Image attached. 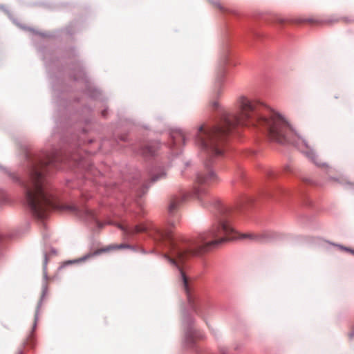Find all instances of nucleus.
<instances>
[{"label":"nucleus","instance_id":"f257e3e1","mask_svg":"<svg viewBox=\"0 0 354 354\" xmlns=\"http://www.w3.org/2000/svg\"><path fill=\"white\" fill-rule=\"evenodd\" d=\"M238 112L236 115L224 112L219 123L212 127L202 125L198 131L197 142L201 147L206 160L204 171L196 176L194 195L199 201L207 197L206 187H212L219 181L218 176L209 168L216 158L223 154L224 142L237 125H257L263 127L269 138L279 143L290 142L292 131L288 122L279 114L271 112L266 116L261 113V104L258 101L241 96L237 100Z\"/></svg>","mask_w":354,"mask_h":354},{"label":"nucleus","instance_id":"f03ea898","mask_svg":"<svg viewBox=\"0 0 354 354\" xmlns=\"http://www.w3.org/2000/svg\"><path fill=\"white\" fill-rule=\"evenodd\" d=\"M236 238L257 241L259 236L253 233L238 234L230 225L229 218L225 216H221L216 224L214 225L208 232L200 234L197 240L192 243L184 242L180 237L176 236L171 231L156 232L155 239L164 242L169 250V255H166L167 259L171 264L179 269L187 301L192 308H194L197 298L191 281L185 275L180 264L191 256L208 252L226 241Z\"/></svg>","mask_w":354,"mask_h":354},{"label":"nucleus","instance_id":"7ed1b4c3","mask_svg":"<svg viewBox=\"0 0 354 354\" xmlns=\"http://www.w3.org/2000/svg\"><path fill=\"white\" fill-rule=\"evenodd\" d=\"M57 160L55 156H48L45 160L33 165L29 178L24 184L28 205L33 214L39 218H44L50 209L58 207L45 177L48 168L54 165Z\"/></svg>","mask_w":354,"mask_h":354},{"label":"nucleus","instance_id":"20e7f679","mask_svg":"<svg viewBox=\"0 0 354 354\" xmlns=\"http://www.w3.org/2000/svg\"><path fill=\"white\" fill-rule=\"evenodd\" d=\"M116 247H115V246H108V247H106V248L98 249V250L94 251L93 252H91V253H88V254L84 255V257H82L81 258H79V259H75L74 261H69L68 263H80V262L85 261L87 259H90L91 257L99 255V254H102L103 252H109L111 250L114 249Z\"/></svg>","mask_w":354,"mask_h":354},{"label":"nucleus","instance_id":"39448f33","mask_svg":"<svg viewBox=\"0 0 354 354\" xmlns=\"http://www.w3.org/2000/svg\"><path fill=\"white\" fill-rule=\"evenodd\" d=\"M118 227L128 235L145 232L146 230V227L143 225H136L134 227H129L122 224H118Z\"/></svg>","mask_w":354,"mask_h":354},{"label":"nucleus","instance_id":"423d86ee","mask_svg":"<svg viewBox=\"0 0 354 354\" xmlns=\"http://www.w3.org/2000/svg\"><path fill=\"white\" fill-rule=\"evenodd\" d=\"M174 146H178L185 143V135L181 131L173 132L171 134Z\"/></svg>","mask_w":354,"mask_h":354},{"label":"nucleus","instance_id":"0eeeda50","mask_svg":"<svg viewBox=\"0 0 354 354\" xmlns=\"http://www.w3.org/2000/svg\"><path fill=\"white\" fill-rule=\"evenodd\" d=\"M182 199L178 197H173L169 203V212L170 214H174L178 209Z\"/></svg>","mask_w":354,"mask_h":354},{"label":"nucleus","instance_id":"6e6552de","mask_svg":"<svg viewBox=\"0 0 354 354\" xmlns=\"http://www.w3.org/2000/svg\"><path fill=\"white\" fill-rule=\"evenodd\" d=\"M223 77H224L223 72H221L216 77V82H215V87L218 91H220V89L221 88Z\"/></svg>","mask_w":354,"mask_h":354},{"label":"nucleus","instance_id":"1a4fd4ad","mask_svg":"<svg viewBox=\"0 0 354 354\" xmlns=\"http://www.w3.org/2000/svg\"><path fill=\"white\" fill-rule=\"evenodd\" d=\"M142 153L145 156H153L155 153V150L152 146L147 145L143 149Z\"/></svg>","mask_w":354,"mask_h":354},{"label":"nucleus","instance_id":"9d476101","mask_svg":"<svg viewBox=\"0 0 354 354\" xmlns=\"http://www.w3.org/2000/svg\"><path fill=\"white\" fill-rule=\"evenodd\" d=\"M165 176V173L164 171H161L160 174L154 175L151 177V180L153 182H156L161 178H163Z\"/></svg>","mask_w":354,"mask_h":354},{"label":"nucleus","instance_id":"9b49d317","mask_svg":"<svg viewBox=\"0 0 354 354\" xmlns=\"http://www.w3.org/2000/svg\"><path fill=\"white\" fill-rule=\"evenodd\" d=\"M214 5L218 8V9H220L221 10H222L223 12H231V11L227 9V8H225L223 5H221V3L220 2H215L214 3Z\"/></svg>","mask_w":354,"mask_h":354},{"label":"nucleus","instance_id":"f8f14e48","mask_svg":"<svg viewBox=\"0 0 354 354\" xmlns=\"http://www.w3.org/2000/svg\"><path fill=\"white\" fill-rule=\"evenodd\" d=\"M63 209H68V210L73 211V212L77 211L76 207L72 206V205H66V206L63 207Z\"/></svg>","mask_w":354,"mask_h":354},{"label":"nucleus","instance_id":"ddd939ff","mask_svg":"<svg viewBox=\"0 0 354 354\" xmlns=\"http://www.w3.org/2000/svg\"><path fill=\"white\" fill-rule=\"evenodd\" d=\"M339 21H343L346 24L354 23V19L351 20L348 19L347 17H342L339 19Z\"/></svg>","mask_w":354,"mask_h":354},{"label":"nucleus","instance_id":"4468645a","mask_svg":"<svg viewBox=\"0 0 354 354\" xmlns=\"http://www.w3.org/2000/svg\"><path fill=\"white\" fill-rule=\"evenodd\" d=\"M85 213L88 216H91V218H94L93 212L91 210L86 209V210H85Z\"/></svg>","mask_w":354,"mask_h":354},{"label":"nucleus","instance_id":"2eb2a0df","mask_svg":"<svg viewBox=\"0 0 354 354\" xmlns=\"http://www.w3.org/2000/svg\"><path fill=\"white\" fill-rule=\"evenodd\" d=\"M304 142V145L306 146L307 149H310V146L306 142V140H302Z\"/></svg>","mask_w":354,"mask_h":354},{"label":"nucleus","instance_id":"dca6fc26","mask_svg":"<svg viewBox=\"0 0 354 354\" xmlns=\"http://www.w3.org/2000/svg\"><path fill=\"white\" fill-rule=\"evenodd\" d=\"M212 105H213L214 107L216 108V107H217L218 106V102H214Z\"/></svg>","mask_w":354,"mask_h":354},{"label":"nucleus","instance_id":"f3484780","mask_svg":"<svg viewBox=\"0 0 354 354\" xmlns=\"http://www.w3.org/2000/svg\"><path fill=\"white\" fill-rule=\"evenodd\" d=\"M221 354H226V353L224 351H221Z\"/></svg>","mask_w":354,"mask_h":354},{"label":"nucleus","instance_id":"a211bd4d","mask_svg":"<svg viewBox=\"0 0 354 354\" xmlns=\"http://www.w3.org/2000/svg\"><path fill=\"white\" fill-rule=\"evenodd\" d=\"M286 169H287V171H290L289 169V167H286Z\"/></svg>","mask_w":354,"mask_h":354},{"label":"nucleus","instance_id":"6ab92c4d","mask_svg":"<svg viewBox=\"0 0 354 354\" xmlns=\"http://www.w3.org/2000/svg\"><path fill=\"white\" fill-rule=\"evenodd\" d=\"M351 252H352L353 254H354V251H351Z\"/></svg>","mask_w":354,"mask_h":354}]
</instances>
